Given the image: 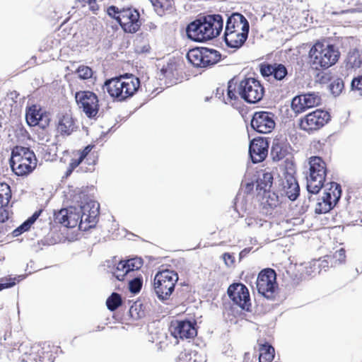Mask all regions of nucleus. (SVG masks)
<instances>
[{
    "instance_id": "obj_1",
    "label": "nucleus",
    "mask_w": 362,
    "mask_h": 362,
    "mask_svg": "<svg viewBox=\"0 0 362 362\" xmlns=\"http://www.w3.org/2000/svg\"><path fill=\"white\" fill-rule=\"evenodd\" d=\"M223 25L220 15H209L203 21L197 20L188 25L187 34L194 41L202 42L211 40L219 35Z\"/></svg>"
},
{
    "instance_id": "obj_2",
    "label": "nucleus",
    "mask_w": 362,
    "mask_h": 362,
    "mask_svg": "<svg viewBox=\"0 0 362 362\" xmlns=\"http://www.w3.org/2000/svg\"><path fill=\"white\" fill-rule=\"evenodd\" d=\"M250 25L247 20L240 13H233L228 18L226 30L225 41L228 47L233 48L240 47L246 41Z\"/></svg>"
},
{
    "instance_id": "obj_3",
    "label": "nucleus",
    "mask_w": 362,
    "mask_h": 362,
    "mask_svg": "<svg viewBox=\"0 0 362 362\" xmlns=\"http://www.w3.org/2000/svg\"><path fill=\"white\" fill-rule=\"evenodd\" d=\"M139 86L137 77L126 75L106 81L103 89H106L111 97L122 101L132 96Z\"/></svg>"
},
{
    "instance_id": "obj_4",
    "label": "nucleus",
    "mask_w": 362,
    "mask_h": 362,
    "mask_svg": "<svg viewBox=\"0 0 362 362\" xmlns=\"http://www.w3.org/2000/svg\"><path fill=\"white\" fill-rule=\"evenodd\" d=\"M310 62L315 69H327L338 61L340 52L333 45L317 42L310 50Z\"/></svg>"
},
{
    "instance_id": "obj_5",
    "label": "nucleus",
    "mask_w": 362,
    "mask_h": 362,
    "mask_svg": "<svg viewBox=\"0 0 362 362\" xmlns=\"http://www.w3.org/2000/svg\"><path fill=\"white\" fill-rule=\"evenodd\" d=\"M13 172L18 176L31 173L37 165V158L33 151L23 146H16L11 152L10 160Z\"/></svg>"
},
{
    "instance_id": "obj_6",
    "label": "nucleus",
    "mask_w": 362,
    "mask_h": 362,
    "mask_svg": "<svg viewBox=\"0 0 362 362\" xmlns=\"http://www.w3.org/2000/svg\"><path fill=\"white\" fill-rule=\"evenodd\" d=\"M309 175L306 177L307 189L310 194H317L324 185L326 177L325 163L321 158L313 156L309 160Z\"/></svg>"
},
{
    "instance_id": "obj_7",
    "label": "nucleus",
    "mask_w": 362,
    "mask_h": 362,
    "mask_svg": "<svg viewBox=\"0 0 362 362\" xmlns=\"http://www.w3.org/2000/svg\"><path fill=\"white\" fill-rule=\"evenodd\" d=\"M177 280V274L172 270H163L156 274L153 288L159 300L164 301L169 299Z\"/></svg>"
},
{
    "instance_id": "obj_8",
    "label": "nucleus",
    "mask_w": 362,
    "mask_h": 362,
    "mask_svg": "<svg viewBox=\"0 0 362 362\" xmlns=\"http://www.w3.org/2000/svg\"><path fill=\"white\" fill-rule=\"evenodd\" d=\"M237 93L247 103H256L262 99L264 89L258 80L250 77L240 81Z\"/></svg>"
},
{
    "instance_id": "obj_9",
    "label": "nucleus",
    "mask_w": 362,
    "mask_h": 362,
    "mask_svg": "<svg viewBox=\"0 0 362 362\" xmlns=\"http://www.w3.org/2000/svg\"><path fill=\"white\" fill-rule=\"evenodd\" d=\"M187 58L193 66L205 68L216 64L221 59V54L215 49L200 47L189 50Z\"/></svg>"
},
{
    "instance_id": "obj_10",
    "label": "nucleus",
    "mask_w": 362,
    "mask_h": 362,
    "mask_svg": "<svg viewBox=\"0 0 362 362\" xmlns=\"http://www.w3.org/2000/svg\"><path fill=\"white\" fill-rule=\"evenodd\" d=\"M329 187L325 189L323 196L317 199L315 206L317 214L329 212L338 202L341 197V190L340 185L336 182H330Z\"/></svg>"
},
{
    "instance_id": "obj_11",
    "label": "nucleus",
    "mask_w": 362,
    "mask_h": 362,
    "mask_svg": "<svg viewBox=\"0 0 362 362\" xmlns=\"http://www.w3.org/2000/svg\"><path fill=\"white\" fill-rule=\"evenodd\" d=\"M276 280V274L274 269H266L262 270L259 274L256 282L259 293L268 299L273 298L278 287Z\"/></svg>"
},
{
    "instance_id": "obj_12",
    "label": "nucleus",
    "mask_w": 362,
    "mask_h": 362,
    "mask_svg": "<svg viewBox=\"0 0 362 362\" xmlns=\"http://www.w3.org/2000/svg\"><path fill=\"white\" fill-rule=\"evenodd\" d=\"M81 214L79 229L86 230L93 227L97 223L99 214V204L95 201H89L77 207Z\"/></svg>"
},
{
    "instance_id": "obj_13",
    "label": "nucleus",
    "mask_w": 362,
    "mask_h": 362,
    "mask_svg": "<svg viewBox=\"0 0 362 362\" xmlns=\"http://www.w3.org/2000/svg\"><path fill=\"white\" fill-rule=\"evenodd\" d=\"M76 101L84 114L90 119L97 117L99 110L98 96L91 91H78L75 95Z\"/></svg>"
},
{
    "instance_id": "obj_14",
    "label": "nucleus",
    "mask_w": 362,
    "mask_h": 362,
    "mask_svg": "<svg viewBox=\"0 0 362 362\" xmlns=\"http://www.w3.org/2000/svg\"><path fill=\"white\" fill-rule=\"evenodd\" d=\"M330 116L326 111L316 110L300 119L301 129L310 132L322 127L329 120Z\"/></svg>"
},
{
    "instance_id": "obj_15",
    "label": "nucleus",
    "mask_w": 362,
    "mask_h": 362,
    "mask_svg": "<svg viewBox=\"0 0 362 362\" xmlns=\"http://www.w3.org/2000/svg\"><path fill=\"white\" fill-rule=\"evenodd\" d=\"M117 21L123 30L129 33H135L141 25L138 11L131 8L120 11L117 17Z\"/></svg>"
},
{
    "instance_id": "obj_16",
    "label": "nucleus",
    "mask_w": 362,
    "mask_h": 362,
    "mask_svg": "<svg viewBox=\"0 0 362 362\" xmlns=\"http://www.w3.org/2000/svg\"><path fill=\"white\" fill-rule=\"evenodd\" d=\"M196 322L189 320H173L170 325V332L176 339H192L197 334Z\"/></svg>"
},
{
    "instance_id": "obj_17",
    "label": "nucleus",
    "mask_w": 362,
    "mask_h": 362,
    "mask_svg": "<svg viewBox=\"0 0 362 362\" xmlns=\"http://www.w3.org/2000/svg\"><path fill=\"white\" fill-rule=\"evenodd\" d=\"M274 115L270 112L259 111L253 115L252 127L261 134H268L275 127Z\"/></svg>"
},
{
    "instance_id": "obj_18",
    "label": "nucleus",
    "mask_w": 362,
    "mask_h": 362,
    "mask_svg": "<svg viewBox=\"0 0 362 362\" xmlns=\"http://www.w3.org/2000/svg\"><path fill=\"white\" fill-rule=\"evenodd\" d=\"M228 294L234 303L243 310H249L251 305L247 288L243 284L235 283L228 288Z\"/></svg>"
},
{
    "instance_id": "obj_19",
    "label": "nucleus",
    "mask_w": 362,
    "mask_h": 362,
    "mask_svg": "<svg viewBox=\"0 0 362 362\" xmlns=\"http://www.w3.org/2000/svg\"><path fill=\"white\" fill-rule=\"evenodd\" d=\"M320 103L321 97L318 93H308L293 98L291 101V108L296 113H301Z\"/></svg>"
},
{
    "instance_id": "obj_20",
    "label": "nucleus",
    "mask_w": 362,
    "mask_h": 362,
    "mask_svg": "<svg viewBox=\"0 0 362 362\" xmlns=\"http://www.w3.org/2000/svg\"><path fill=\"white\" fill-rule=\"evenodd\" d=\"M81 214L76 206H70L67 209H62L54 214L56 222L68 228H74L79 226Z\"/></svg>"
},
{
    "instance_id": "obj_21",
    "label": "nucleus",
    "mask_w": 362,
    "mask_h": 362,
    "mask_svg": "<svg viewBox=\"0 0 362 362\" xmlns=\"http://www.w3.org/2000/svg\"><path fill=\"white\" fill-rule=\"evenodd\" d=\"M25 119L29 126H39L42 129L46 128L50 121L49 115L37 105H33L27 110Z\"/></svg>"
},
{
    "instance_id": "obj_22",
    "label": "nucleus",
    "mask_w": 362,
    "mask_h": 362,
    "mask_svg": "<svg viewBox=\"0 0 362 362\" xmlns=\"http://www.w3.org/2000/svg\"><path fill=\"white\" fill-rule=\"evenodd\" d=\"M269 144L263 138L254 139L250 144L249 153L253 163L262 161L267 156Z\"/></svg>"
},
{
    "instance_id": "obj_23",
    "label": "nucleus",
    "mask_w": 362,
    "mask_h": 362,
    "mask_svg": "<svg viewBox=\"0 0 362 362\" xmlns=\"http://www.w3.org/2000/svg\"><path fill=\"white\" fill-rule=\"evenodd\" d=\"M282 194L290 200L294 201L299 196L300 187L296 178L291 175H286L282 182Z\"/></svg>"
},
{
    "instance_id": "obj_24",
    "label": "nucleus",
    "mask_w": 362,
    "mask_h": 362,
    "mask_svg": "<svg viewBox=\"0 0 362 362\" xmlns=\"http://www.w3.org/2000/svg\"><path fill=\"white\" fill-rule=\"evenodd\" d=\"M260 72L264 77H273L278 81L283 80L288 74L286 66L281 64L262 66Z\"/></svg>"
},
{
    "instance_id": "obj_25",
    "label": "nucleus",
    "mask_w": 362,
    "mask_h": 362,
    "mask_svg": "<svg viewBox=\"0 0 362 362\" xmlns=\"http://www.w3.org/2000/svg\"><path fill=\"white\" fill-rule=\"evenodd\" d=\"M76 129L75 122L72 116L65 113L59 117L57 131L62 135H70Z\"/></svg>"
},
{
    "instance_id": "obj_26",
    "label": "nucleus",
    "mask_w": 362,
    "mask_h": 362,
    "mask_svg": "<svg viewBox=\"0 0 362 362\" xmlns=\"http://www.w3.org/2000/svg\"><path fill=\"white\" fill-rule=\"evenodd\" d=\"M106 267L110 269L112 274L119 280L122 281L128 274L126 272L127 267L124 261H119L117 263V260L114 258L112 260L106 261Z\"/></svg>"
},
{
    "instance_id": "obj_27",
    "label": "nucleus",
    "mask_w": 362,
    "mask_h": 362,
    "mask_svg": "<svg viewBox=\"0 0 362 362\" xmlns=\"http://www.w3.org/2000/svg\"><path fill=\"white\" fill-rule=\"evenodd\" d=\"M273 176L271 173H264L257 180V190L259 193L269 192L272 186Z\"/></svg>"
},
{
    "instance_id": "obj_28",
    "label": "nucleus",
    "mask_w": 362,
    "mask_h": 362,
    "mask_svg": "<svg viewBox=\"0 0 362 362\" xmlns=\"http://www.w3.org/2000/svg\"><path fill=\"white\" fill-rule=\"evenodd\" d=\"M259 362H271L274 357V349L267 344H262L259 349Z\"/></svg>"
},
{
    "instance_id": "obj_29",
    "label": "nucleus",
    "mask_w": 362,
    "mask_h": 362,
    "mask_svg": "<svg viewBox=\"0 0 362 362\" xmlns=\"http://www.w3.org/2000/svg\"><path fill=\"white\" fill-rule=\"evenodd\" d=\"M152 4L159 16H163L165 11H170L173 8L171 0H152Z\"/></svg>"
},
{
    "instance_id": "obj_30",
    "label": "nucleus",
    "mask_w": 362,
    "mask_h": 362,
    "mask_svg": "<svg viewBox=\"0 0 362 362\" xmlns=\"http://www.w3.org/2000/svg\"><path fill=\"white\" fill-rule=\"evenodd\" d=\"M287 153L286 147L279 141H274L273 143L271 155L274 160L279 161L283 159Z\"/></svg>"
},
{
    "instance_id": "obj_31",
    "label": "nucleus",
    "mask_w": 362,
    "mask_h": 362,
    "mask_svg": "<svg viewBox=\"0 0 362 362\" xmlns=\"http://www.w3.org/2000/svg\"><path fill=\"white\" fill-rule=\"evenodd\" d=\"M11 198L10 187L6 183H0V206H8Z\"/></svg>"
},
{
    "instance_id": "obj_32",
    "label": "nucleus",
    "mask_w": 362,
    "mask_h": 362,
    "mask_svg": "<svg viewBox=\"0 0 362 362\" xmlns=\"http://www.w3.org/2000/svg\"><path fill=\"white\" fill-rule=\"evenodd\" d=\"M362 64V55L360 52L354 49L349 52L347 57V64L351 68L356 69L359 68Z\"/></svg>"
},
{
    "instance_id": "obj_33",
    "label": "nucleus",
    "mask_w": 362,
    "mask_h": 362,
    "mask_svg": "<svg viewBox=\"0 0 362 362\" xmlns=\"http://www.w3.org/2000/svg\"><path fill=\"white\" fill-rule=\"evenodd\" d=\"M82 156H79L76 151L72 153L70 163L66 172V176L70 175L73 170L84 160Z\"/></svg>"
},
{
    "instance_id": "obj_34",
    "label": "nucleus",
    "mask_w": 362,
    "mask_h": 362,
    "mask_svg": "<svg viewBox=\"0 0 362 362\" xmlns=\"http://www.w3.org/2000/svg\"><path fill=\"white\" fill-rule=\"evenodd\" d=\"M121 304V296L117 293H112L106 300L107 307L111 311L115 310Z\"/></svg>"
},
{
    "instance_id": "obj_35",
    "label": "nucleus",
    "mask_w": 362,
    "mask_h": 362,
    "mask_svg": "<svg viewBox=\"0 0 362 362\" xmlns=\"http://www.w3.org/2000/svg\"><path fill=\"white\" fill-rule=\"evenodd\" d=\"M124 263L127 267L126 272L129 273L132 271L139 269L143 264V261L141 258L134 257L124 261Z\"/></svg>"
},
{
    "instance_id": "obj_36",
    "label": "nucleus",
    "mask_w": 362,
    "mask_h": 362,
    "mask_svg": "<svg viewBox=\"0 0 362 362\" xmlns=\"http://www.w3.org/2000/svg\"><path fill=\"white\" fill-rule=\"evenodd\" d=\"M238 98V96L236 95L235 86L232 81H229L227 88V98H223V100L225 103L227 104L231 103L232 100H236Z\"/></svg>"
},
{
    "instance_id": "obj_37",
    "label": "nucleus",
    "mask_w": 362,
    "mask_h": 362,
    "mask_svg": "<svg viewBox=\"0 0 362 362\" xmlns=\"http://www.w3.org/2000/svg\"><path fill=\"white\" fill-rule=\"evenodd\" d=\"M76 73L78 74V77L83 80L89 79L93 76L92 69L90 67L83 65L78 66L76 70Z\"/></svg>"
},
{
    "instance_id": "obj_38",
    "label": "nucleus",
    "mask_w": 362,
    "mask_h": 362,
    "mask_svg": "<svg viewBox=\"0 0 362 362\" xmlns=\"http://www.w3.org/2000/svg\"><path fill=\"white\" fill-rule=\"evenodd\" d=\"M344 88L343 81L341 79L334 80L329 85L332 93L334 95H339Z\"/></svg>"
},
{
    "instance_id": "obj_39",
    "label": "nucleus",
    "mask_w": 362,
    "mask_h": 362,
    "mask_svg": "<svg viewBox=\"0 0 362 362\" xmlns=\"http://www.w3.org/2000/svg\"><path fill=\"white\" fill-rule=\"evenodd\" d=\"M351 90L356 91L362 96V76H358L353 78L351 83Z\"/></svg>"
},
{
    "instance_id": "obj_40",
    "label": "nucleus",
    "mask_w": 362,
    "mask_h": 362,
    "mask_svg": "<svg viewBox=\"0 0 362 362\" xmlns=\"http://www.w3.org/2000/svg\"><path fill=\"white\" fill-rule=\"evenodd\" d=\"M142 286V280L139 278H134L129 284V290L133 293H137L140 291Z\"/></svg>"
},
{
    "instance_id": "obj_41",
    "label": "nucleus",
    "mask_w": 362,
    "mask_h": 362,
    "mask_svg": "<svg viewBox=\"0 0 362 362\" xmlns=\"http://www.w3.org/2000/svg\"><path fill=\"white\" fill-rule=\"evenodd\" d=\"M40 211H36L34 214L29 218L26 221L20 226V229H23L24 232L27 231L31 226V225L36 221L40 216Z\"/></svg>"
},
{
    "instance_id": "obj_42",
    "label": "nucleus",
    "mask_w": 362,
    "mask_h": 362,
    "mask_svg": "<svg viewBox=\"0 0 362 362\" xmlns=\"http://www.w3.org/2000/svg\"><path fill=\"white\" fill-rule=\"evenodd\" d=\"M76 1L80 3L82 6H85L86 4H88L89 8L93 11L98 10L96 0H76Z\"/></svg>"
},
{
    "instance_id": "obj_43",
    "label": "nucleus",
    "mask_w": 362,
    "mask_h": 362,
    "mask_svg": "<svg viewBox=\"0 0 362 362\" xmlns=\"http://www.w3.org/2000/svg\"><path fill=\"white\" fill-rule=\"evenodd\" d=\"M333 257L336 260L339 261L340 263L344 262L346 258L344 249L341 248L340 250L336 251Z\"/></svg>"
},
{
    "instance_id": "obj_44",
    "label": "nucleus",
    "mask_w": 362,
    "mask_h": 362,
    "mask_svg": "<svg viewBox=\"0 0 362 362\" xmlns=\"http://www.w3.org/2000/svg\"><path fill=\"white\" fill-rule=\"evenodd\" d=\"M7 206H0V222L4 223L9 218V212Z\"/></svg>"
},
{
    "instance_id": "obj_45",
    "label": "nucleus",
    "mask_w": 362,
    "mask_h": 362,
    "mask_svg": "<svg viewBox=\"0 0 362 362\" xmlns=\"http://www.w3.org/2000/svg\"><path fill=\"white\" fill-rule=\"evenodd\" d=\"M107 12L110 17L115 18L117 21V17L119 15L120 11H119L116 6H111L108 7Z\"/></svg>"
},
{
    "instance_id": "obj_46",
    "label": "nucleus",
    "mask_w": 362,
    "mask_h": 362,
    "mask_svg": "<svg viewBox=\"0 0 362 362\" xmlns=\"http://www.w3.org/2000/svg\"><path fill=\"white\" fill-rule=\"evenodd\" d=\"M223 260L225 262V264L227 265V266H230L233 264L234 262V258L233 257H232V255H230V254L228 253H225L223 256Z\"/></svg>"
},
{
    "instance_id": "obj_47",
    "label": "nucleus",
    "mask_w": 362,
    "mask_h": 362,
    "mask_svg": "<svg viewBox=\"0 0 362 362\" xmlns=\"http://www.w3.org/2000/svg\"><path fill=\"white\" fill-rule=\"evenodd\" d=\"M92 149V146H87L82 151H77L76 152L78 153V154L79 156H83V158L85 159L88 153H90V151H91Z\"/></svg>"
},
{
    "instance_id": "obj_48",
    "label": "nucleus",
    "mask_w": 362,
    "mask_h": 362,
    "mask_svg": "<svg viewBox=\"0 0 362 362\" xmlns=\"http://www.w3.org/2000/svg\"><path fill=\"white\" fill-rule=\"evenodd\" d=\"M224 91V86L218 87L216 90V96L218 97V98H221L223 95Z\"/></svg>"
},
{
    "instance_id": "obj_49",
    "label": "nucleus",
    "mask_w": 362,
    "mask_h": 362,
    "mask_svg": "<svg viewBox=\"0 0 362 362\" xmlns=\"http://www.w3.org/2000/svg\"><path fill=\"white\" fill-rule=\"evenodd\" d=\"M15 284H16V282L14 281V280L9 283L0 284V291L3 290L4 288H11V287L13 286Z\"/></svg>"
},
{
    "instance_id": "obj_50",
    "label": "nucleus",
    "mask_w": 362,
    "mask_h": 362,
    "mask_svg": "<svg viewBox=\"0 0 362 362\" xmlns=\"http://www.w3.org/2000/svg\"><path fill=\"white\" fill-rule=\"evenodd\" d=\"M24 231L23 230V229H20V226L18 227L16 229H15L13 231V236L16 237V236H18L20 235L21 233H23Z\"/></svg>"
},
{
    "instance_id": "obj_51",
    "label": "nucleus",
    "mask_w": 362,
    "mask_h": 362,
    "mask_svg": "<svg viewBox=\"0 0 362 362\" xmlns=\"http://www.w3.org/2000/svg\"><path fill=\"white\" fill-rule=\"evenodd\" d=\"M148 49H149V45H144V47H141V49L137 47V51L140 52H146L148 51Z\"/></svg>"
},
{
    "instance_id": "obj_52",
    "label": "nucleus",
    "mask_w": 362,
    "mask_h": 362,
    "mask_svg": "<svg viewBox=\"0 0 362 362\" xmlns=\"http://www.w3.org/2000/svg\"><path fill=\"white\" fill-rule=\"evenodd\" d=\"M253 185H254L252 182L246 184L245 190L247 191V192H250L252 189Z\"/></svg>"
},
{
    "instance_id": "obj_53",
    "label": "nucleus",
    "mask_w": 362,
    "mask_h": 362,
    "mask_svg": "<svg viewBox=\"0 0 362 362\" xmlns=\"http://www.w3.org/2000/svg\"><path fill=\"white\" fill-rule=\"evenodd\" d=\"M254 221L255 220L252 218H247L246 219V222L248 226H252Z\"/></svg>"
}]
</instances>
